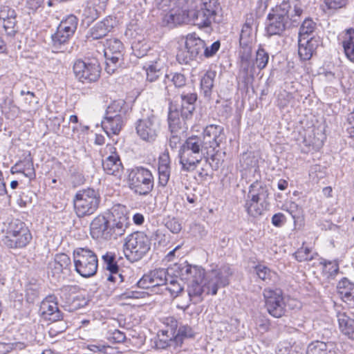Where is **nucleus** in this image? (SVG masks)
<instances>
[{"instance_id": "obj_1", "label": "nucleus", "mask_w": 354, "mask_h": 354, "mask_svg": "<svg viewBox=\"0 0 354 354\" xmlns=\"http://www.w3.org/2000/svg\"><path fill=\"white\" fill-rule=\"evenodd\" d=\"M204 138L200 136H192L187 138L180 150V162L182 169L187 171H194L203 158L214 162L216 154L208 150Z\"/></svg>"}, {"instance_id": "obj_2", "label": "nucleus", "mask_w": 354, "mask_h": 354, "mask_svg": "<svg viewBox=\"0 0 354 354\" xmlns=\"http://www.w3.org/2000/svg\"><path fill=\"white\" fill-rule=\"evenodd\" d=\"M171 269L176 277L187 282V292L189 301L194 304L202 301L203 288L201 283L204 281L205 270L201 266L192 265L186 261L175 263Z\"/></svg>"}, {"instance_id": "obj_3", "label": "nucleus", "mask_w": 354, "mask_h": 354, "mask_svg": "<svg viewBox=\"0 0 354 354\" xmlns=\"http://www.w3.org/2000/svg\"><path fill=\"white\" fill-rule=\"evenodd\" d=\"M75 212L79 218L93 214L99 208L101 197L97 191L92 188L82 189L73 197Z\"/></svg>"}, {"instance_id": "obj_4", "label": "nucleus", "mask_w": 354, "mask_h": 354, "mask_svg": "<svg viewBox=\"0 0 354 354\" xmlns=\"http://www.w3.org/2000/svg\"><path fill=\"white\" fill-rule=\"evenodd\" d=\"M31 239V233L26 223L18 219H12L8 223L6 236L3 239L8 248L14 249L25 248Z\"/></svg>"}, {"instance_id": "obj_5", "label": "nucleus", "mask_w": 354, "mask_h": 354, "mask_svg": "<svg viewBox=\"0 0 354 354\" xmlns=\"http://www.w3.org/2000/svg\"><path fill=\"white\" fill-rule=\"evenodd\" d=\"M167 24H180L187 21H192L199 28L209 27L211 24L216 21V19L211 15H208L203 8L200 10L185 9L178 13H172L165 16Z\"/></svg>"}, {"instance_id": "obj_6", "label": "nucleus", "mask_w": 354, "mask_h": 354, "mask_svg": "<svg viewBox=\"0 0 354 354\" xmlns=\"http://www.w3.org/2000/svg\"><path fill=\"white\" fill-rule=\"evenodd\" d=\"M73 263L75 271L84 278L97 273L98 259L96 254L88 248H76L73 251Z\"/></svg>"}, {"instance_id": "obj_7", "label": "nucleus", "mask_w": 354, "mask_h": 354, "mask_svg": "<svg viewBox=\"0 0 354 354\" xmlns=\"http://www.w3.org/2000/svg\"><path fill=\"white\" fill-rule=\"evenodd\" d=\"M129 186L136 194L148 195L154 187V178L151 171L142 166L133 168L129 174Z\"/></svg>"}, {"instance_id": "obj_8", "label": "nucleus", "mask_w": 354, "mask_h": 354, "mask_svg": "<svg viewBox=\"0 0 354 354\" xmlns=\"http://www.w3.org/2000/svg\"><path fill=\"white\" fill-rule=\"evenodd\" d=\"M151 241L142 232H133L125 239L124 244V254L128 259L137 261L141 259L149 251Z\"/></svg>"}, {"instance_id": "obj_9", "label": "nucleus", "mask_w": 354, "mask_h": 354, "mask_svg": "<svg viewBox=\"0 0 354 354\" xmlns=\"http://www.w3.org/2000/svg\"><path fill=\"white\" fill-rule=\"evenodd\" d=\"M136 133L143 141L153 142L160 131V122L153 113L142 116L135 123Z\"/></svg>"}, {"instance_id": "obj_10", "label": "nucleus", "mask_w": 354, "mask_h": 354, "mask_svg": "<svg viewBox=\"0 0 354 354\" xmlns=\"http://www.w3.org/2000/svg\"><path fill=\"white\" fill-rule=\"evenodd\" d=\"M104 47L105 71L109 74H113L120 66L123 58L124 46L119 39L111 38L106 41Z\"/></svg>"}, {"instance_id": "obj_11", "label": "nucleus", "mask_w": 354, "mask_h": 354, "mask_svg": "<svg viewBox=\"0 0 354 354\" xmlns=\"http://www.w3.org/2000/svg\"><path fill=\"white\" fill-rule=\"evenodd\" d=\"M263 295L265 299V307L271 316L280 318L285 315L286 303L281 290L265 288Z\"/></svg>"}, {"instance_id": "obj_12", "label": "nucleus", "mask_w": 354, "mask_h": 354, "mask_svg": "<svg viewBox=\"0 0 354 354\" xmlns=\"http://www.w3.org/2000/svg\"><path fill=\"white\" fill-rule=\"evenodd\" d=\"M75 77L82 83L96 82L100 75V67L98 62L93 59L91 62L77 60L73 65Z\"/></svg>"}, {"instance_id": "obj_13", "label": "nucleus", "mask_w": 354, "mask_h": 354, "mask_svg": "<svg viewBox=\"0 0 354 354\" xmlns=\"http://www.w3.org/2000/svg\"><path fill=\"white\" fill-rule=\"evenodd\" d=\"M204 280L203 292L215 295L218 288L229 284V274L225 268L213 269L205 273Z\"/></svg>"}, {"instance_id": "obj_14", "label": "nucleus", "mask_w": 354, "mask_h": 354, "mask_svg": "<svg viewBox=\"0 0 354 354\" xmlns=\"http://www.w3.org/2000/svg\"><path fill=\"white\" fill-rule=\"evenodd\" d=\"M205 48V41L197 37L196 34L188 35L185 40V50H180L176 55L180 63L187 64L198 55H203Z\"/></svg>"}, {"instance_id": "obj_15", "label": "nucleus", "mask_w": 354, "mask_h": 354, "mask_svg": "<svg viewBox=\"0 0 354 354\" xmlns=\"http://www.w3.org/2000/svg\"><path fill=\"white\" fill-rule=\"evenodd\" d=\"M201 136L204 138L208 150L211 151V153H215L216 155L218 151L216 149L225 139L223 128L215 124L207 126Z\"/></svg>"}, {"instance_id": "obj_16", "label": "nucleus", "mask_w": 354, "mask_h": 354, "mask_svg": "<svg viewBox=\"0 0 354 354\" xmlns=\"http://www.w3.org/2000/svg\"><path fill=\"white\" fill-rule=\"evenodd\" d=\"M288 24L287 17H284L277 7L275 10H273L267 16L266 32L270 37L281 35L288 27Z\"/></svg>"}, {"instance_id": "obj_17", "label": "nucleus", "mask_w": 354, "mask_h": 354, "mask_svg": "<svg viewBox=\"0 0 354 354\" xmlns=\"http://www.w3.org/2000/svg\"><path fill=\"white\" fill-rule=\"evenodd\" d=\"M167 271L164 268L156 269L145 274L138 282L137 286L143 289L165 285L167 281Z\"/></svg>"}, {"instance_id": "obj_18", "label": "nucleus", "mask_w": 354, "mask_h": 354, "mask_svg": "<svg viewBox=\"0 0 354 354\" xmlns=\"http://www.w3.org/2000/svg\"><path fill=\"white\" fill-rule=\"evenodd\" d=\"M115 150L116 149L111 145H106V151H109L110 155L102 160V167L107 174L120 176L123 171V166Z\"/></svg>"}, {"instance_id": "obj_19", "label": "nucleus", "mask_w": 354, "mask_h": 354, "mask_svg": "<svg viewBox=\"0 0 354 354\" xmlns=\"http://www.w3.org/2000/svg\"><path fill=\"white\" fill-rule=\"evenodd\" d=\"M91 235L93 239L110 240V225L108 218L103 214L95 216L90 224Z\"/></svg>"}, {"instance_id": "obj_20", "label": "nucleus", "mask_w": 354, "mask_h": 354, "mask_svg": "<svg viewBox=\"0 0 354 354\" xmlns=\"http://www.w3.org/2000/svg\"><path fill=\"white\" fill-rule=\"evenodd\" d=\"M322 39L319 36L313 35L310 39H298V55L301 61L311 59L317 48L322 45Z\"/></svg>"}, {"instance_id": "obj_21", "label": "nucleus", "mask_w": 354, "mask_h": 354, "mask_svg": "<svg viewBox=\"0 0 354 354\" xmlns=\"http://www.w3.org/2000/svg\"><path fill=\"white\" fill-rule=\"evenodd\" d=\"M55 297H46L41 304L40 310L46 319L57 322L62 319V313L57 307V302L54 301Z\"/></svg>"}, {"instance_id": "obj_22", "label": "nucleus", "mask_w": 354, "mask_h": 354, "mask_svg": "<svg viewBox=\"0 0 354 354\" xmlns=\"http://www.w3.org/2000/svg\"><path fill=\"white\" fill-rule=\"evenodd\" d=\"M115 18L109 16L97 22L89 30L90 37L93 39H99L106 36L116 26Z\"/></svg>"}, {"instance_id": "obj_23", "label": "nucleus", "mask_w": 354, "mask_h": 354, "mask_svg": "<svg viewBox=\"0 0 354 354\" xmlns=\"http://www.w3.org/2000/svg\"><path fill=\"white\" fill-rule=\"evenodd\" d=\"M171 84L176 88H181L186 84V77L180 73H170L169 74H166L163 80L158 84L157 91H165L169 95V87Z\"/></svg>"}, {"instance_id": "obj_24", "label": "nucleus", "mask_w": 354, "mask_h": 354, "mask_svg": "<svg viewBox=\"0 0 354 354\" xmlns=\"http://www.w3.org/2000/svg\"><path fill=\"white\" fill-rule=\"evenodd\" d=\"M277 8L284 17H287L288 22L289 20L297 22L295 17H299L303 12L298 0L283 1Z\"/></svg>"}, {"instance_id": "obj_25", "label": "nucleus", "mask_w": 354, "mask_h": 354, "mask_svg": "<svg viewBox=\"0 0 354 354\" xmlns=\"http://www.w3.org/2000/svg\"><path fill=\"white\" fill-rule=\"evenodd\" d=\"M181 107L180 116L185 120H189L192 118L195 111V103L197 100V95L195 93H183L180 95Z\"/></svg>"}, {"instance_id": "obj_26", "label": "nucleus", "mask_w": 354, "mask_h": 354, "mask_svg": "<svg viewBox=\"0 0 354 354\" xmlns=\"http://www.w3.org/2000/svg\"><path fill=\"white\" fill-rule=\"evenodd\" d=\"M165 333L169 338V341H174L178 346L181 345L185 339L194 337V334L192 328L187 325H180L178 329L171 327L162 331V334Z\"/></svg>"}, {"instance_id": "obj_27", "label": "nucleus", "mask_w": 354, "mask_h": 354, "mask_svg": "<svg viewBox=\"0 0 354 354\" xmlns=\"http://www.w3.org/2000/svg\"><path fill=\"white\" fill-rule=\"evenodd\" d=\"M268 196L269 190L266 184L256 178L249 187L247 198L252 199V201L266 202Z\"/></svg>"}, {"instance_id": "obj_28", "label": "nucleus", "mask_w": 354, "mask_h": 354, "mask_svg": "<svg viewBox=\"0 0 354 354\" xmlns=\"http://www.w3.org/2000/svg\"><path fill=\"white\" fill-rule=\"evenodd\" d=\"M49 265L53 275H55L70 272L72 263L67 254L59 253L55 256L54 261Z\"/></svg>"}, {"instance_id": "obj_29", "label": "nucleus", "mask_w": 354, "mask_h": 354, "mask_svg": "<svg viewBox=\"0 0 354 354\" xmlns=\"http://www.w3.org/2000/svg\"><path fill=\"white\" fill-rule=\"evenodd\" d=\"M124 123V118L121 116L113 117L105 115L102 121V127L108 136L118 135Z\"/></svg>"}, {"instance_id": "obj_30", "label": "nucleus", "mask_w": 354, "mask_h": 354, "mask_svg": "<svg viewBox=\"0 0 354 354\" xmlns=\"http://www.w3.org/2000/svg\"><path fill=\"white\" fill-rule=\"evenodd\" d=\"M337 318L340 331L349 339L354 340V317L345 312H338Z\"/></svg>"}, {"instance_id": "obj_31", "label": "nucleus", "mask_w": 354, "mask_h": 354, "mask_svg": "<svg viewBox=\"0 0 354 354\" xmlns=\"http://www.w3.org/2000/svg\"><path fill=\"white\" fill-rule=\"evenodd\" d=\"M143 68L146 71L147 82L153 83L162 75V63L160 58L145 63Z\"/></svg>"}, {"instance_id": "obj_32", "label": "nucleus", "mask_w": 354, "mask_h": 354, "mask_svg": "<svg viewBox=\"0 0 354 354\" xmlns=\"http://www.w3.org/2000/svg\"><path fill=\"white\" fill-rule=\"evenodd\" d=\"M254 26V19L252 15L247 17L243 24L239 37L240 46H251L253 40V26Z\"/></svg>"}, {"instance_id": "obj_33", "label": "nucleus", "mask_w": 354, "mask_h": 354, "mask_svg": "<svg viewBox=\"0 0 354 354\" xmlns=\"http://www.w3.org/2000/svg\"><path fill=\"white\" fill-rule=\"evenodd\" d=\"M71 37L72 35H68L66 32L64 33L57 28L56 32L51 35L52 47L57 52H64Z\"/></svg>"}, {"instance_id": "obj_34", "label": "nucleus", "mask_w": 354, "mask_h": 354, "mask_svg": "<svg viewBox=\"0 0 354 354\" xmlns=\"http://www.w3.org/2000/svg\"><path fill=\"white\" fill-rule=\"evenodd\" d=\"M342 46L346 57L354 62V28L346 30L342 36Z\"/></svg>"}, {"instance_id": "obj_35", "label": "nucleus", "mask_w": 354, "mask_h": 354, "mask_svg": "<svg viewBox=\"0 0 354 354\" xmlns=\"http://www.w3.org/2000/svg\"><path fill=\"white\" fill-rule=\"evenodd\" d=\"M158 183L162 187H165L169 180L171 168L169 157L164 156L159 160L158 164Z\"/></svg>"}, {"instance_id": "obj_36", "label": "nucleus", "mask_w": 354, "mask_h": 354, "mask_svg": "<svg viewBox=\"0 0 354 354\" xmlns=\"http://www.w3.org/2000/svg\"><path fill=\"white\" fill-rule=\"evenodd\" d=\"M216 76V71L209 70L206 71L201 79V88L205 97L210 98L212 95Z\"/></svg>"}, {"instance_id": "obj_37", "label": "nucleus", "mask_w": 354, "mask_h": 354, "mask_svg": "<svg viewBox=\"0 0 354 354\" xmlns=\"http://www.w3.org/2000/svg\"><path fill=\"white\" fill-rule=\"evenodd\" d=\"M354 289V283L347 277H343L339 281L337 285V290L339 295L345 302H347L350 295Z\"/></svg>"}, {"instance_id": "obj_38", "label": "nucleus", "mask_w": 354, "mask_h": 354, "mask_svg": "<svg viewBox=\"0 0 354 354\" xmlns=\"http://www.w3.org/2000/svg\"><path fill=\"white\" fill-rule=\"evenodd\" d=\"M125 102L123 100H118L113 101L107 107L105 115L113 117L121 116L122 118H125Z\"/></svg>"}, {"instance_id": "obj_39", "label": "nucleus", "mask_w": 354, "mask_h": 354, "mask_svg": "<svg viewBox=\"0 0 354 354\" xmlns=\"http://www.w3.org/2000/svg\"><path fill=\"white\" fill-rule=\"evenodd\" d=\"M77 18L73 15H70L61 21L57 28L63 31L64 33L66 32L68 35L73 36L77 30Z\"/></svg>"}, {"instance_id": "obj_40", "label": "nucleus", "mask_w": 354, "mask_h": 354, "mask_svg": "<svg viewBox=\"0 0 354 354\" xmlns=\"http://www.w3.org/2000/svg\"><path fill=\"white\" fill-rule=\"evenodd\" d=\"M185 121L182 118V120L178 117V113L177 111H170L168 117L169 122V127L171 133H178L179 131L185 129Z\"/></svg>"}, {"instance_id": "obj_41", "label": "nucleus", "mask_w": 354, "mask_h": 354, "mask_svg": "<svg viewBox=\"0 0 354 354\" xmlns=\"http://www.w3.org/2000/svg\"><path fill=\"white\" fill-rule=\"evenodd\" d=\"M331 346V344L324 342H313L308 345L306 354H328L330 353Z\"/></svg>"}, {"instance_id": "obj_42", "label": "nucleus", "mask_w": 354, "mask_h": 354, "mask_svg": "<svg viewBox=\"0 0 354 354\" xmlns=\"http://www.w3.org/2000/svg\"><path fill=\"white\" fill-rule=\"evenodd\" d=\"M316 27V23L311 19H306L300 26L299 38H301L303 39H310L309 37H312L311 35L315 32Z\"/></svg>"}, {"instance_id": "obj_43", "label": "nucleus", "mask_w": 354, "mask_h": 354, "mask_svg": "<svg viewBox=\"0 0 354 354\" xmlns=\"http://www.w3.org/2000/svg\"><path fill=\"white\" fill-rule=\"evenodd\" d=\"M262 201H252L251 198H247L244 207L247 213L253 217H258L263 213Z\"/></svg>"}, {"instance_id": "obj_44", "label": "nucleus", "mask_w": 354, "mask_h": 354, "mask_svg": "<svg viewBox=\"0 0 354 354\" xmlns=\"http://www.w3.org/2000/svg\"><path fill=\"white\" fill-rule=\"evenodd\" d=\"M128 223L124 218H120L112 226H110L111 233V239H116L118 236L123 235L127 228Z\"/></svg>"}, {"instance_id": "obj_45", "label": "nucleus", "mask_w": 354, "mask_h": 354, "mask_svg": "<svg viewBox=\"0 0 354 354\" xmlns=\"http://www.w3.org/2000/svg\"><path fill=\"white\" fill-rule=\"evenodd\" d=\"M320 264L323 266V272L328 278H333L339 272V265L336 261L322 259Z\"/></svg>"}, {"instance_id": "obj_46", "label": "nucleus", "mask_w": 354, "mask_h": 354, "mask_svg": "<svg viewBox=\"0 0 354 354\" xmlns=\"http://www.w3.org/2000/svg\"><path fill=\"white\" fill-rule=\"evenodd\" d=\"M254 270L259 278L266 283L272 281L277 275L276 272L263 265H257L255 266Z\"/></svg>"}, {"instance_id": "obj_47", "label": "nucleus", "mask_w": 354, "mask_h": 354, "mask_svg": "<svg viewBox=\"0 0 354 354\" xmlns=\"http://www.w3.org/2000/svg\"><path fill=\"white\" fill-rule=\"evenodd\" d=\"M201 8L216 19L220 4L218 0H201Z\"/></svg>"}, {"instance_id": "obj_48", "label": "nucleus", "mask_w": 354, "mask_h": 354, "mask_svg": "<svg viewBox=\"0 0 354 354\" xmlns=\"http://www.w3.org/2000/svg\"><path fill=\"white\" fill-rule=\"evenodd\" d=\"M165 285L166 289L174 298L180 296L184 292V286L177 279H173L169 283L167 281Z\"/></svg>"}, {"instance_id": "obj_49", "label": "nucleus", "mask_w": 354, "mask_h": 354, "mask_svg": "<svg viewBox=\"0 0 354 354\" xmlns=\"http://www.w3.org/2000/svg\"><path fill=\"white\" fill-rule=\"evenodd\" d=\"M269 60V54L262 47H259L256 53L255 63L259 70L265 68Z\"/></svg>"}, {"instance_id": "obj_50", "label": "nucleus", "mask_w": 354, "mask_h": 354, "mask_svg": "<svg viewBox=\"0 0 354 354\" xmlns=\"http://www.w3.org/2000/svg\"><path fill=\"white\" fill-rule=\"evenodd\" d=\"M102 260L104 263V267L109 272L119 270V267L115 261V257L113 254L107 252L102 256Z\"/></svg>"}, {"instance_id": "obj_51", "label": "nucleus", "mask_w": 354, "mask_h": 354, "mask_svg": "<svg viewBox=\"0 0 354 354\" xmlns=\"http://www.w3.org/2000/svg\"><path fill=\"white\" fill-rule=\"evenodd\" d=\"M3 28L8 36L12 37L17 33L18 27L16 18L7 19L3 21Z\"/></svg>"}, {"instance_id": "obj_52", "label": "nucleus", "mask_w": 354, "mask_h": 354, "mask_svg": "<svg viewBox=\"0 0 354 354\" xmlns=\"http://www.w3.org/2000/svg\"><path fill=\"white\" fill-rule=\"evenodd\" d=\"M311 250L308 248H301L295 254L298 261H311L313 257L310 254Z\"/></svg>"}, {"instance_id": "obj_53", "label": "nucleus", "mask_w": 354, "mask_h": 354, "mask_svg": "<svg viewBox=\"0 0 354 354\" xmlns=\"http://www.w3.org/2000/svg\"><path fill=\"white\" fill-rule=\"evenodd\" d=\"M83 16L84 20H86L87 25H89L98 17V13L94 7L88 6L84 10Z\"/></svg>"}, {"instance_id": "obj_54", "label": "nucleus", "mask_w": 354, "mask_h": 354, "mask_svg": "<svg viewBox=\"0 0 354 354\" xmlns=\"http://www.w3.org/2000/svg\"><path fill=\"white\" fill-rule=\"evenodd\" d=\"M16 17L17 13L14 9L8 6H1L0 7V19L3 20V21Z\"/></svg>"}, {"instance_id": "obj_55", "label": "nucleus", "mask_w": 354, "mask_h": 354, "mask_svg": "<svg viewBox=\"0 0 354 354\" xmlns=\"http://www.w3.org/2000/svg\"><path fill=\"white\" fill-rule=\"evenodd\" d=\"M166 227L172 233L177 234L182 229L181 223L176 218H168L165 223Z\"/></svg>"}, {"instance_id": "obj_56", "label": "nucleus", "mask_w": 354, "mask_h": 354, "mask_svg": "<svg viewBox=\"0 0 354 354\" xmlns=\"http://www.w3.org/2000/svg\"><path fill=\"white\" fill-rule=\"evenodd\" d=\"M286 210L291 215L294 220L298 219L301 215V208L294 202H291L286 205Z\"/></svg>"}, {"instance_id": "obj_57", "label": "nucleus", "mask_w": 354, "mask_h": 354, "mask_svg": "<svg viewBox=\"0 0 354 354\" xmlns=\"http://www.w3.org/2000/svg\"><path fill=\"white\" fill-rule=\"evenodd\" d=\"M221 46V43L219 41H214L210 46H205L203 51V55L205 57H211L214 56L217 51L219 50Z\"/></svg>"}, {"instance_id": "obj_58", "label": "nucleus", "mask_w": 354, "mask_h": 354, "mask_svg": "<svg viewBox=\"0 0 354 354\" xmlns=\"http://www.w3.org/2000/svg\"><path fill=\"white\" fill-rule=\"evenodd\" d=\"M347 0H324L328 9L337 10L346 6Z\"/></svg>"}, {"instance_id": "obj_59", "label": "nucleus", "mask_w": 354, "mask_h": 354, "mask_svg": "<svg viewBox=\"0 0 354 354\" xmlns=\"http://www.w3.org/2000/svg\"><path fill=\"white\" fill-rule=\"evenodd\" d=\"M239 57L241 62H250L252 48L251 46H240Z\"/></svg>"}, {"instance_id": "obj_60", "label": "nucleus", "mask_w": 354, "mask_h": 354, "mask_svg": "<svg viewBox=\"0 0 354 354\" xmlns=\"http://www.w3.org/2000/svg\"><path fill=\"white\" fill-rule=\"evenodd\" d=\"M286 216L281 212L274 214L272 217V225L277 227H281L286 223Z\"/></svg>"}, {"instance_id": "obj_61", "label": "nucleus", "mask_w": 354, "mask_h": 354, "mask_svg": "<svg viewBox=\"0 0 354 354\" xmlns=\"http://www.w3.org/2000/svg\"><path fill=\"white\" fill-rule=\"evenodd\" d=\"M110 272L111 273L107 279L108 281L118 283H121L124 281V276L119 272V270Z\"/></svg>"}, {"instance_id": "obj_62", "label": "nucleus", "mask_w": 354, "mask_h": 354, "mask_svg": "<svg viewBox=\"0 0 354 354\" xmlns=\"http://www.w3.org/2000/svg\"><path fill=\"white\" fill-rule=\"evenodd\" d=\"M240 68L241 71L244 73L245 77H246L249 73H252L254 66H251V62H241Z\"/></svg>"}, {"instance_id": "obj_63", "label": "nucleus", "mask_w": 354, "mask_h": 354, "mask_svg": "<svg viewBox=\"0 0 354 354\" xmlns=\"http://www.w3.org/2000/svg\"><path fill=\"white\" fill-rule=\"evenodd\" d=\"M180 136L178 133H171L169 138V145L172 149L176 148L178 145L180 144Z\"/></svg>"}, {"instance_id": "obj_64", "label": "nucleus", "mask_w": 354, "mask_h": 354, "mask_svg": "<svg viewBox=\"0 0 354 354\" xmlns=\"http://www.w3.org/2000/svg\"><path fill=\"white\" fill-rule=\"evenodd\" d=\"M142 292H137V291H127L121 295V297L122 299H127V298H135L138 299L141 297Z\"/></svg>"}]
</instances>
